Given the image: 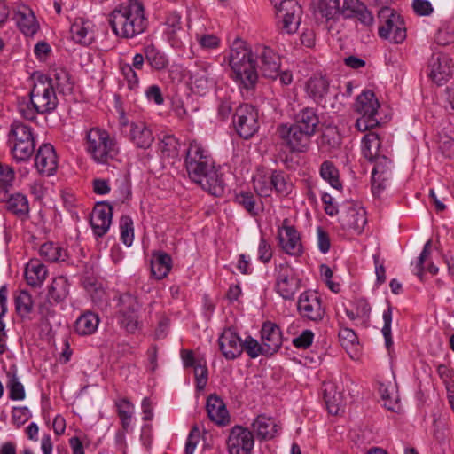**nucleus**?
Segmentation results:
<instances>
[{"label":"nucleus","mask_w":454,"mask_h":454,"mask_svg":"<svg viewBox=\"0 0 454 454\" xmlns=\"http://www.w3.org/2000/svg\"><path fill=\"white\" fill-rule=\"evenodd\" d=\"M172 267V259L165 252L158 251L152 254L151 272L157 279H162L168 276Z\"/></svg>","instance_id":"nucleus-34"},{"label":"nucleus","mask_w":454,"mask_h":454,"mask_svg":"<svg viewBox=\"0 0 454 454\" xmlns=\"http://www.w3.org/2000/svg\"><path fill=\"white\" fill-rule=\"evenodd\" d=\"M20 30L25 35H33L38 29L34 12L27 6H22L15 12L14 17Z\"/></svg>","instance_id":"nucleus-32"},{"label":"nucleus","mask_w":454,"mask_h":454,"mask_svg":"<svg viewBox=\"0 0 454 454\" xmlns=\"http://www.w3.org/2000/svg\"><path fill=\"white\" fill-rule=\"evenodd\" d=\"M190 179L215 197L224 192V184L207 149L196 140L190 142L184 160Z\"/></svg>","instance_id":"nucleus-2"},{"label":"nucleus","mask_w":454,"mask_h":454,"mask_svg":"<svg viewBox=\"0 0 454 454\" xmlns=\"http://www.w3.org/2000/svg\"><path fill=\"white\" fill-rule=\"evenodd\" d=\"M5 200L1 202L7 203L8 210L21 220L29 216V204L27 198L20 192L10 194V189H6Z\"/></svg>","instance_id":"nucleus-29"},{"label":"nucleus","mask_w":454,"mask_h":454,"mask_svg":"<svg viewBox=\"0 0 454 454\" xmlns=\"http://www.w3.org/2000/svg\"><path fill=\"white\" fill-rule=\"evenodd\" d=\"M67 279L62 276L55 278L51 284L48 291V298H51L54 303L63 301L68 294Z\"/></svg>","instance_id":"nucleus-41"},{"label":"nucleus","mask_w":454,"mask_h":454,"mask_svg":"<svg viewBox=\"0 0 454 454\" xmlns=\"http://www.w3.org/2000/svg\"><path fill=\"white\" fill-rule=\"evenodd\" d=\"M121 126L129 128V140L141 149H148L154 141V137L151 128L142 121H131L127 123L121 122Z\"/></svg>","instance_id":"nucleus-20"},{"label":"nucleus","mask_w":454,"mask_h":454,"mask_svg":"<svg viewBox=\"0 0 454 454\" xmlns=\"http://www.w3.org/2000/svg\"><path fill=\"white\" fill-rule=\"evenodd\" d=\"M278 136L286 143L292 151H305L311 139V136L305 130L296 126L281 124L277 129Z\"/></svg>","instance_id":"nucleus-16"},{"label":"nucleus","mask_w":454,"mask_h":454,"mask_svg":"<svg viewBox=\"0 0 454 454\" xmlns=\"http://www.w3.org/2000/svg\"><path fill=\"white\" fill-rule=\"evenodd\" d=\"M330 83L325 76L315 74L307 82L306 91L316 102L320 103L327 95Z\"/></svg>","instance_id":"nucleus-33"},{"label":"nucleus","mask_w":454,"mask_h":454,"mask_svg":"<svg viewBox=\"0 0 454 454\" xmlns=\"http://www.w3.org/2000/svg\"><path fill=\"white\" fill-rule=\"evenodd\" d=\"M384 325L382 327V334L385 339V344L387 349L393 345L392 334H391V324H392V308L390 305L387 306V309L384 310L383 315Z\"/></svg>","instance_id":"nucleus-54"},{"label":"nucleus","mask_w":454,"mask_h":454,"mask_svg":"<svg viewBox=\"0 0 454 454\" xmlns=\"http://www.w3.org/2000/svg\"><path fill=\"white\" fill-rule=\"evenodd\" d=\"M340 223L344 229L354 230L361 233L367 223L366 212L363 207L350 206L340 216Z\"/></svg>","instance_id":"nucleus-28"},{"label":"nucleus","mask_w":454,"mask_h":454,"mask_svg":"<svg viewBox=\"0 0 454 454\" xmlns=\"http://www.w3.org/2000/svg\"><path fill=\"white\" fill-rule=\"evenodd\" d=\"M113 217V207L108 203L99 202L93 208L90 223L97 237H103L109 230Z\"/></svg>","instance_id":"nucleus-19"},{"label":"nucleus","mask_w":454,"mask_h":454,"mask_svg":"<svg viewBox=\"0 0 454 454\" xmlns=\"http://www.w3.org/2000/svg\"><path fill=\"white\" fill-rule=\"evenodd\" d=\"M362 153L370 161L383 155L381 153L380 140L376 133L369 132L364 137L362 140Z\"/></svg>","instance_id":"nucleus-38"},{"label":"nucleus","mask_w":454,"mask_h":454,"mask_svg":"<svg viewBox=\"0 0 454 454\" xmlns=\"http://www.w3.org/2000/svg\"><path fill=\"white\" fill-rule=\"evenodd\" d=\"M279 244L289 255L300 256L303 252L299 232L294 226H283L278 232Z\"/></svg>","instance_id":"nucleus-23"},{"label":"nucleus","mask_w":454,"mask_h":454,"mask_svg":"<svg viewBox=\"0 0 454 454\" xmlns=\"http://www.w3.org/2000/svg\"><path fill=\"white\" fill-rule=\"evenodd\" d=\"M121 72L128 82L129 88L130 90L136 89L139 82L136 69H133V67L129 64H125L121 67Z\"/></svg>","instance_id":"nucleus-60"},{"label":"nucleus","mask_w":454,"mask_h":454,"mask_svg":"<svg viewBox=\"0 0 454 454\" xmlns=\"http://www.w3.org/2000/svg\"><path fill=\"white\" fill-rule=\"evenodd\" d=\"M121 239L127 246L130 247L134 239L133 222L129 216H122L120 221Z\"/></svg>","instance_id":"nucleus-52"},{"label":"nucleus","mask_w":454,"mask_h":454,"mask_svg":"<svg viewBox=\"0 0 454 454\" xmlns=\"http://www.w3.org/2000/svg\"><path fill=\"white\" fill-rule=\"evenodd\" d=\"M39 254L47 262H55L64 261L66 254L58 244L51 241L43 244L39 249Z\"/></svg>","instance_id":"nucleus-43"},{"label":"nucleus","mask_w":454,"mask_h":454,"mask_svg":"<svg viewBox=\"0 0 454 454\" xmlns=\"http://www.w3.org/2000/svg\"><path fill=\"white\" fill-rule=\"evenodd\" d=\"M314 333L310 330H304L298 337L293 340V344L298 348H308L313 341Z\"/></svg>","instance_id":"nucleus-61"},{"label":"nucleus","mask_w":454,"mask_h":454,"mask_svg":"<svg viewBox=\"0 0 454 454\" xmlns=\"http://www.w3.org/2000/svg\"><path fill=\"white\" fill-rule=\"evenodd\" d=\"M49 80L52 81V86H56L60 93H70L73 90V82H71L68 72L63 68L54 69Z\"/></svg>","instance_id":"nucleus-42"},{"label":"nucleus","mask_w":454,"mask_h":454,"mask_svg":"<svg viewBox=\"0 0 454 454\" xmlns=\"http://www.w3.org/2000/svg\"><path fill=\"white\" fill-rule=\"evenodd\" d=\"M6 388L9 392V398L13 401H21L26 397V392L23 384L17 376V369L13 365L6 372Z\"/></svg>","instance_id":"nucleus-37"},{"label":"nucleus","mask_w":454,"mask_h":454,"mask_svg":"<svg viewBox=\"0 0 454 454\" xmlns=\"http://www.w3.org/2000/svg\"><path fill=\"white\" fill-rule=\"evenodd\" d=\"M86 151L95 162L105 164L117 156L119 147L106 130L93 128L86 134Z\"/></svg>","instance_id":"nucleus-4"},{"label":"nucleus","mask_w":454,"mask_h":454,"mask_svg":"<svg viewBox=\"0 0 454 454\" xmlns=\"http://www.w3.org/2000/svg\"><path fill=\"white\" fill-rule=\"evenodd\" d=\"M30 101L40 114L52 112L58 106V98L52 86V81L44 74L35 76L30 91Z\"/></svg>","instance_id":"nucleus-7"},{"label":"nucleus","mask_w":454,"mask_h":454,"mask_svg":"<svg viewBox=\"0 0 454 454\" xmlns=\"http://www.w3.org/2000/svg\"><path fill=\"white\" fill-rule=\"evenodd\" d=\"M414 12L420 16H427L433 12V7L427 0H414L412 4Z\"/></svg>","instance_id":"nucleus-63"},{"label":"nucleus","mask_w":454,"mask_h":454,"mask_svg":"<svg viewBox=\"0 0 454 454\" xmlns=\"http://www.w3.org/2000/svg\"><path fill=\"white\" fill-rule=\"evenodd\" d=\"M253 51L240 39H236L230 51L229 64L233 77L244 88L254 87L258 80V68L262 76L276 80L279 74L280 57L267 46H258Z\"/></svg>","instance_id":"nucleus-1"},{"label":"nucleus","mask_w":454,"mask_h":454,"mask_svg":"<svg viewBox=\"0 0 454 454\" xmlns=\"http://www.w3.org/2000/svg\"><path fill=\"white\" fill-rule=\"evenodd\" d=\"M270 176H271L272 190L274 189L277 192H278L280 194L288 193L290 185L286 182L283 172L271 171Z\"/></svg>","instance_id":"nucleus-56"},{"label":"nucleus","mask_w":454,"mask_h":454,"mask_svg":"<svg viewBox=\"0 0 454 454\" xmlns=\"http://www.w3.org/2000/svg\"><path fill=\"white\" fill-rule=\"evenodd\" d=\"M145 60L148 65L155 71L165 70L169 64L168 56L153 44L146 45L144 48Z\"/></svg>","instance_id":"nucleus-36"},{"label":"nucleus","mask_w":454,"mask_h":454,"mask_svg":"<svg viewBox=\"0 0 454 454\" xmlns=\"http://www.w3.org/2000/svg\"><path fill=\"white\" fill-rule=\"evenodd\" d=\"M258 114L251 105H241L235 112L233 124L238 134L245 138H250L258 129Z\"/></svg>","instance_id":"nucleus-12"},{"label":"nucleus","mask_w":454,"mask_h":454,"mask_svg":"<svg viewBox=\"0 0 454 454\" xmlns=\"http://www.w3.org/2000/svg\"><path fill=\"white\" fill-rule=\"evenodd\" d=\"M9 142L12 157L17 162L30 160L35 148V138L30 127L22 122L14 121L9 132Z\"/></svg>","instance_id":"nucleus-5"},{"label":"nucleus","mask_w":454,"mask_h":454,"mask_svg":"<svg viewBox=\"0 0 454 454\" xmlns=\"http://www.w3.org/2000/svg\"><path fill=\"white\" fill-rule=\"evenodd\" d=\"M429 76L437 84L447 82L452 75V60L445 54L434 52L429 62Z\"/></svg>","instance_id":"nucleus-18"},{"label":"nucleus","mask_w":454,"mask_h":454,"mask_svg":"<svg viewBox=\"0 0 454 454\" xmlns=\"http://www.w3.org/2000/svg\"><path fill=\"white\" fill-rule=\"evenodd\" d=\"M316 12L329 20L340 12V0H317Z\"/></svg>","instance_id":"nucleus-50"},{"label":"nucleus","mask_w":454,"mask_h":454,"mask_svg":"<svg viewBox=\"0 0 454 454\" xmlns=\"http://www.w3.org/2000/svg\"><path fill=\"white\" fill-rule=\"evenodd\" d=\"M324 399L329 413L338 415L342 408V399L340 393L335 391L333 384L325 385Z\"/></svg>","instance_id":"nucleus-40"},{"label":"nucleus","mask_w":454,"mask_h":454,"mask_svg":"<svg viewBox=\"0 0 454 454\" xmlns=\"http://www.w3.org/2000/svg\"><path fill=\"white\" fill-rule=\"evenodd\" d=\"M339 14L347 19L356 18L364 26L369 27L373 23L372 12L360 0H344Z\"/></svg>","instance_id":"nucleus-22"},{"label":"nucleus","mask_w":454,"mask_h":454,"mask_svg":"<svg viewBox=\"0 0 454 454\" xmlns=\"http://www.w3.org/2000/svg\"><path fill=\"white\" fill-rule=\"evenodd\" d=\"M30 417V411L26 406L14 407L12 412V420L17 427L25 424Z\"/></svg>","instance_id":"nucleus-58"},{"label":"nucleus","mask_w":454,"mask_h":454,"mask_svg":"<svg viewBox=\"0 0 454 454\" xmlns=\"http://www.w3.org/2000/svg\"><path fill=\"white\" fill-rule=\"evenodd\" d=\"M235 201L242 206L251 215L258 214L255 208V198L252 192L241 191L236 194Z\"/></svg>","instance_id":"nucleus-51"},{"label":"nucleus","mask_w":454,"mask_h":454,"mask_svg":"<svg viewBox=\"0 0 454 454\" xmlns=\"http://www.w3.org/2000/svg\"><path fill=\"white\" fill-rule=\"evenodd\" d=\"M118 322L129 333H135L140 325L139 317L142 305L137 296L124 293L118 298Z\"/></svg>","instance_id":"nucleus-9"},{"label":"nucleus","mask_w":454,"mask_h":454,"mask_svg":"<svg viewBox=\"0 0 454 454\" xmlns=\"http://www.w3.org/2000/svg\"><path fill=\"white\" fill-rule=\"evenodd\" d=\"M253 431L260 440H270L278 434L281 427L271 417L259 415L252 423Z\"/></svg>","instance_id":"nucleus-27"},{"label":"nucleus","mask_w":454,"mask_h":454,"mask_svg":"<svg viewBox=\"0 0 454 454\" xmlns=\"http://www.w3.org/2000/svg\"><path fill=\"white\" fill-rule=\"evenodd\" d=\"M294 123L313 137L319 125V118L316 109L312 107L301 109L296 114Z\"/></svg>","instance_id":"nucleus-31"},{"label":"nucleus","mask_w":454,"mask_h":454,"mask_svg":"<svg viewBox=\"0 0 454 454\" xmlns=\"http://www.w3.org/2000/svg\"><path fill=\"white\" fill-rule=\"evenodd\" d=\"M380 26L379 35L395 43H401L406 38V28L401 16L389 7L379 11Z\"/></svg>","instance_id":"nucleus-8"},{"label":"nucleus","mask_w":454,"mask_h":454,"mask_svg":"<svg viewBox=\"0 0 454 454\" xmlns=\"http://www.w3.org/2000/svg\"><path fill=\"white\" fill-rule=\"evenodd\" d=\"M99 318L97 314L86 312L76 319L74 330L79 335H90L97 330Z\"/></svg>","instance_id":"nucleus-39"},{"label":"nucleus","mask_w":454,"mask_h":454,"mask_svg":"<svg viewBox=\"0 0 454 454\" xmlns=\"http://www.w3.org/2000/svg\"><path fill=\"white\" fill-rule=\"evenodd\" d=\"M162 157L175 159L178 156L180 144L174 136H165L159 144Z\"/></svg>","instance_id":"nucleus-47"},{"label":"nucleus","mask_w":454,"mask_h":454,"mask_svg":"<svg viewBox=\"0 0 454 454\" xmlns=\"http://www.w3.org/2000/svg\"><path fill=\"white\" fill-rule=\"evenodd\" d=\"M272 257V250L270 245L262 238L258 247V259L263 262L267 263L270 261Z\"/></svg>","instance_id":"nucleus-62"},{"label":"nucleus","mask_w":454,"mask_h":454,"mask_svg":"<svg viewBox=\"0 0 454 454\" xmlns=\"http://www.w3.org/2000/svg\"><path fill=\"white\" fill-rule=\"evenodd\" d=\"M434 40L439 45H448L454 42V32L450 31L448 28H440L435 35Z\"/></svg>","instance_id":"nucleus-64"},{"label":"nucleus","mask_w":454,"mask_h":454,"mask_svg":"<svg viewBox=\"0 0 454 454\" xmlns=\"http://www.w3.org/2000/svg\"><path fill=\"white\" fill-rule=\"evenodd\" d=\"M18 110L23 118L30 121L35 120L36 114H40L37 109H35V105H32L31 101L27 102L26 99L19 101Z\"/></svg>","instance_id":"nucleus-59"},{"label":"nucleus","mask_w":454,"mask_h":454,"mask_svg":"<svg viewBox=\"0 0 454 454\" xmlns=\"http://www.w3.org/2000/svg\"><path fill=\"white\" fill-rule=\"evenodd\" d=\"M212 66L204 61H198L190 72L191 89L200 96L207 94L215 85Z\"/></svg>","instance_id":"nucleus-14"},{"label":"nucleus","mask_w":454,"mask_h":454,"mask_svg":"<svg viewBox=\"0 0 454 454\" xmlns=\"http://www.w3.org/2000/svg\"><path fill=\"white\" fill-rule=\"evenodd\" d=\"M353 108L360 115L356 121V127L359 131L364 132L380 124L377 119L380 103L373 91L364 90L357 96Z\"/></svg>","instance_id":"nucleus-6"},{"label":"nucleus","mask_w":454,"mask_h":454,"mask_svg":"<svg viewBox=\"0 0 454 454\" xmlns=\"http://www.w3.org/2000/svg\"><path fill=\"white\" fill-rule=\"evenodd\" d=\"M166 29L165 32L170 38L174 37L177 31L181 30V16L176 12H169L165 20Z\"/></svg>","instance_id":"nucleus-55"},{"label":"nucleus","mask_w":454,"mask_h":454,"mask_svg":"<svg viewBox=\"0 0 454 454\" xmlns=\"http://www.w3.org/2000/svg\"><path fill=\"white\" fill-rule=\"evenodd\" d=\"M275 290L284 299L292 301L300 289L301 280L295 276L294 269L286 262L275 265Z\"/></svg>","instance_id":"nucleus-10"},{"label":"nucleus","mask_w":454,"mask_h":454,"mask_svg":"<svg viewBox=\"0 0 454 454\" xmlns=\"http://www.w3.org/2000/svg\"><path fill=\"white\" fill-rule=\"evenodd\" d=\"M17 313L25 317L33 310L34 301L30 294L27 291H20L14 298Z\"/></svg>","instance_id":"nucleus-46"},{"label":"nucleus","mask_w":454,"mask_h":454,"mask_svg":"<svg viewBox=\"0 0 454 454\" xmlns=\"http://www.w3.org/2000/svg\"><path fill=\"white\" fill-rule=\"evenodd\" d=\"M320 176L333 188H341V183L339 180V171L333 162L325 160L322 163L320 168Z\"/></svg>","instance_id":"nucleus-48"},{"label":"nucleus","mask_w":454,"mask_h":454,"mask_svg":"<svg viewBox=\"0 0 454 454\" xmlns=\"http://www.w3.org/2000/svg\"><path fill=\"white\" fill-rule=\"evenodd\" d=\"M374 167L372 172V192L379 197L388 186L393 176V164L386 155L374 159Z\"/></svg>","instance_id":"nucleus-15"},{"label":"nucleus","mask_w":454,"mask_h":454,"mask_svg":"<svg viewBox=\"0 0 454 454\" xmlns=\"http://www.w3.org/2000/svg\"><path fill=\"white\" fill-rule=\"evenodd\" d=\"M194 369V377L196 380V387L199 390L204 389L207 383V367L206 360L197 364Z\"/></svg>","instance_id":"nucleus-57"},{"label":"nucleus","mask_w":454,"mask_h":454,"mask_svg":"<svg viewBox=\"0 0 454 454\" xmlns=\"http://www.w3.org/2000/svg\"><path fill=\"white\" fill-rule=\"evenodd\" d=\"M35 166L42 175L51 176L58 168V158L54 147L50 144L41 145L35 159Z\"/></svg>","instance_id":"nucleus-21"},{"label":"nucleus","mask_w":454,"mask_h":454,"mask_svg":"<svg viewBox=\"0 0 454 454\" xmlns=\"http://www.w3.org/2000/svg\"><path fill=\"white\" fill-rule=\"evenodd\" d=\"M47 276V269L38 260H30L25 269V278L29 286H38L43 284Z\"/></svg>","instance_id":"nucleus-35"},{"label":"nucleus","mask_w":454,"mask_h":454,"mask_svg":"<svg viewBox=\"0 0 454 454\" xmlns=\"http://www.w3.org/2000/svg\"><path fill=\"white\" fill-rule=\"evenodd\" d=\"M7 294L8 290L6 286H0V356L6 350L5 323L2 320V317H4L7 312Z\"/></svg>","instance_id":"nucleus-44"},{"label":"nucleus","mask_w":454,"mask_h":454,"mask_svg":"<svg viewBox=\"0 0 454 454\" xmlns=\"http://www.w3.org/2000/svg\"><path fill=\"white\" fill-rule=\"evenodd\" d=\"M109 23L114 34L125 38H133L147 27L144 6L138 0L122 3L110 15Z\"/></svg>","instance_id":"nucleus-3"},{"label":"nucleus","mask_w":454,"mask_h":454,"mask_svg":"<svg viewBox=\"0 0 454 454\" xmlns=\"http://www.w3.org/2000/svg\"><path fill=\"white\" fill-rule=\"evenodd\" d=\"M282 19V29L287 34L295 33L301 23V7L296 0H275L272 3Z\"/></svg>","instance_id":"nucleus-13"},{"label":"nucleus","mask_w":454,"mask_h":454,"mask_svg":"<svg viewBox=\"0 0 454 454\" xmlns=\"http://www.w3.org/2000/svg\"><path fill=\"white\" fill-rule=\"evenodd\" d=\"M243 350H245L251 358H255L261 354L266 355L263 343L259 344L255 339L250 336L247 337L245 340L242 341V351Z\"/></svg>","instance_id":"nucleus-53"},{"label":"nucleus","mask_w":454,"mask_h":454,"mask_svg":"<svg viewBox=\"0 0 454 454\" xmlns=\"http://www.w3.org/2000/svg\"><path fill=\"white\" fill-rule=\"evenodd\" d=\"M207 411L209 419L217 425L229 422V412L223 401L215 395H210L207 400Z\"/></svg>","instance_id":"nucleus-30"},{"label":"nucleus","mask_w":454,"mask_h":454,"mask_svg":"<svg viewBox=\"0 0 454 454\" xmlns=\"http://www.w3.org/2000/svg\"><path fill=\"white\" fill-rule=\"evenodd\" d=\"M254 445L252 432L241 426L233 427L227 439L229 454H251Z\"/></svg>","instance_id":"nucleus-17"},{"label":"nucleus","mask_w":454,"mask_h":454,"mask_svg":"<svg viewBox=\"0 0 454 454\" xmlns=\"http://www.w3.org/2000/svg\"><path fill=\"white\" fill-rule=\"evenodd\" d=\"M218 343L220 350L226 359H235L242 353V340L231 328L223 331L218 339Z\"/></svg>","instance_id":"nucleus-24"},{"label":"nucleus","mask_w":454,"mask_h":454,"mask_svg":"<svg viewBox=\"0 0 454 454\" xmlns=\"http://www.w3.org/2000/svg\"><path fill=\"white\" fill-rule=\"evenodd\" d=\"M253 184L259 196L268 197L272 192L270 174H257L253 178Z\"/></svg>","instance_id":"nucleus-49"},{"label":"nucleus","mask_w":454,"mask_h":454,"mask_svg":"<svg viewBox=\"0 0 454 454\" xmlns=\"http://www.w3.org/2000/svg\"><path fill=\"white\" fill-rule=\"evenodd\" d=\"M116 406L121 426L125 431H128L131 426L134 406L126 398L118 401Z\"/></svg>","instance_id":"nucleus-45"},{"label":"nucleus","mask_w":454,"mask_h":454,"mask_svg":"<svg viewBox=\"0 0 454 454\" xmlns=\"http://www.w3.org/2000/svg\"><path fill=\"white\" fill-rule=\"evenodd\" d=\"M94 25L85 18H76L70 27L71 39L76 43L89 45L94 41Z\"/></svg>","instance_id":"nucleus-25"},{"label":"nucleus","mask_w":454,"mask_h":454,"mask_svg":"<svg viewBox=\"0 0 454 454\" xmlns=\"http://www.w3.org/2000/svg\"><path fill=\"white\" fill-rule=\"evenodd\" d=\"M297 311L303 319L315 323L320 322L325 313L321 297L317 292L310 290L300 294L297 301Z\"/></svg>","instance_id":"nucleus-11"},{"label":"nucleus","mask_w":454,"mask_h":454,"mask_svg":"<svg viewBox=\"0 0 454 454\" xmlns=\"http://www.w3.org/2000/svg\"><path fill=\"white\" fill-rule=\"evenodd\" d=\"M262 341L266 349V355H272L282 345V336L279 327L272 322H265L261 330Z\"/></svg>","instance_id":"nucleus-26"}]
</instances>
